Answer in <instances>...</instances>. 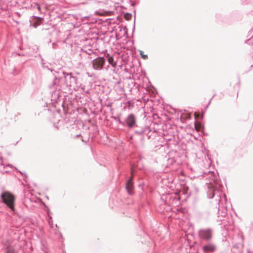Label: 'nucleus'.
I'll use <instances>...</instances> for the list:
<instances>
[{"label":"nucleus","instance_id":"obj_1","mask_svg":"<svg viewBox=\"0 0 253 253\" xmlns=\"http://www.w3.org/2000/svg\"><path fill=\"white\" fill-rule=\"evenodd\" d=\"M202 176L208 180V182H206L208 185L209 191L208 192V196L210 198H213L216 197L218 201L220 202L221 200V195L222 194V188L223 186L221 182L218 180L216 175L213 171L207 170V171H202ZM198 175V177L200 176Z\"/></svg>","mask_w":253,"mask_h":253},{"label":"nucleus","instance_id":"obj_7","mask_svg":"<svg viewBox=\"0 0 253 253\" xmlns=\"http://www.w3.org/2000/svg\"><path fill=\"white\" fill-rule=\"evenodd\" d=\"M137 122L136 116L133 113H129L123 118L122 126L126 127L129 129L134 127Z\"/></svg>","mask_w":253,"mask_h":253},{"label":"nucleus","instance_id":"obj_32","mask_svg":"<svg viewBox=\"0 0 253 253\" xmlns=\"http://www.w3.org/2000/svg\"><path fill=\"white\" fill-rule=\"evenodd\" d=\"M247 0H242V1H243V2H246L247 1Z\"/></svg>","mask_w":253,"mask_h":253},{"label":"nucleus","instance_id":"obj_10","mask_svg":"<svg viewBox=\"0 0 253 253\" xmlns=\"http://www.w3.org/2000/svg\"><path fill=\"white\" fill-rule=\"evenodd\" d=\"M125 188L129 195H134V186L133 182V177L132 176H130L127 179L126 183Z\"/></svg>","mask_w":253,"mask_h":253},{"label":"nucleus","instance_id":"obj_6","mask_svg":"<svg viewBox=\"0 0 253 253\" xmlns=\"http://www.w3.org/2000/svg\"><path fill=\"white\" fill-rule=\"evenodd\" d=\"M134 131V134L140 136L148 134L151 131L150 128L145 124H141L139 122L136 123L134 127L131 128Z\"/></svg>","mask_w":253,"mask_h":253},{"label":"nucleus","instance_id":"obj_34","mask_svg":"<svg viewBox=\"0 0 253 253\" xmlns=\"http://www.w3.org/2000/svg\"><path fill=\"white\" fill-rule=\"evenodd\" d=\"M82 140L83 142L86 143V141H85L83 139H82Z\"/></svg>","mask_w":253,"mask_h":253},{"label":"nucleus","instance_id":"obj_33","mask_svg":"<svg viewBox=\"0 0 253 253\" xmlns=\"http://www.w3.org/2000/svg\"><path fill=\"white\" fill-rule=\"evenodd\" d=\"M253 31V28L249 31V33H251Z\"/></svg>","mask_w":253,"mask_h":253},{"label":"nucleus","instance_id":"obj_13","mask_svg":"<svg viewBox=\"0 0 253 253\" xmlns=\"http://www.w3.org/2000/svg\"><path fill=\"white\" fill-rule=\"evenodd\" d=\"M53 31V27L42 29V35L46 37H50Z\"/></svg>","mask_w":253,"mask_h":253},{"label":"nucleus","instance_id":"obj_23","mask_svg":"<svg viewBox=\"0 0 253 253\" xmlns=\"http://www.w3.org/2000/svg\"><path fill=\"white\" fill-rule=\"evenodd\" d=\"M42 68H46V69H47L48 70H50V71L51 72H52V73H54V72L55 71H54L53 70H52V69H50V68H49L47 66H45V65H44V63H42Z\"/></svg>","mask_w":253,"mask_h":253},{"label":"nucleus","instance_id":"obj_25","mask_svg":"<svg viewBox=\"0 0 253 253\" xmlns=\"http://www.w3.org/2000/svg\"><path fill=\"white\" fill-rule=\"evenodd\" d=\"M214 95L211 97V98L210 100V101H209V103H208V105H207V106L206 107V108H207L209 107V105L210 104V103H211V100H212V98L214 97Z\"/></svg>","mask_w":253,"mask_h":253},{"label":"nucleus","instance_id":"obj_21","mask_svg":"<svg viewBox=\"0 0 253 253\" xmlns=\"http://www.w3.org/2000/svg\"><path fill=\"white\" fill-rule=\"evenodd\" d=\"M21 16V14L18 12H15L12 14V17L14 19H16L17 18L20 17Z\"/></svg>","mask_w":253,"mask_h":253},{"label":"nucleus","instance_id":"obj_8","mask_svg":"<svg viewBox=\"0 0 253 253\" xmlns=\"http://www.w3.org/2000/svg\"><path fill=\"white\" fill-rule=\"evenodd\" d=\"M213 229L211 228L201 229L198 231V235L201 240L209 241L212 237Z\"/></svg>","mask_w":253,"mask_h":253},{"label":"nucleus","instance_id":"obj_39","mask_svg":"<svg viewBox=\"0 0 253 253\" xmlns=\"http://www.w3.org/2000/svg\"><path fill=\"white\" fill-rule=\"evenodd\" d=\"M52 45H53V46H55V43H53Z\"/></svg>","mask_w":253,"mask_h":253},{"label":"nucleus","instance_id":"obj_5","mask_svg":"<svg viewBox=\"0 0 253 253\" xmlns=\"http://www.w3.org/2000/svg\"><path fill=\"white\" fill-rule=\"evenodd\" d=\"M213 199H215V201L216 202V205H218V214L221 216H225L227 214L226 204L227 201L225 194L222 193V194L221 195L220 202L218 201L216 196Z\"/></svg>","mask_w":253,"mask_h":253},{"label":"nucleus","instance_id":"obj_20","mask_svg":"<svg viewBox=\"0 0 253 253\" xmlns=\"http://www.w3.org/2000/svg\"><path fill=\"white\" fill-rule=\"evenodd\" d=\"M139 52L142 59L144 60H147L148 58V55L147 54H144L143 51L139 50Z\"/></svg>","mask_w":253,"mask_h":253},{"label":"nucleus","instance_id":"obj_16","mask_svg":"<svg viewBox=\"0 0 253 253\" xmlns=\"http://www.w3.org/2000/svg\"><path fill=\"white\" fill-rule=\"evenodd\" d=\"M5 167L3 164V162L1 157H0V172L1 173L7 172V170H4Z\"/></svg>","mask_w":253,"mask_h":253},{"label":"nucleus","instance_id":"obj_19","mask_svg":"<svg viewBox=\"0 0 253 253\" xmlns=\"http://www.w3.org/2000/svg\"><path fill=\"white\" fill-rule=\"evenodd\" d=\"M132 14L131 13L126 12L124 15V18L126 20H129L131 19Z\"/></svg>","mask_w":253,"mask_h":253},{"label":"nucleus","instance_id":"obj_27","mask_svg":"<svg viewBox=\"0 0 253 253\" xmlns=\"http://www.w3.org/2000/svg\"><path fill=\"white\" fill-rule=\"evenodd\" d=\"M80 87H81V89H82L84 92V91H85V86H82L81 85Z\"/></svg>","mask_w":253,"mask_h":253},{"label":"nucleus","instance_id":"obj_30","mask_svg":"<svg viewBox=\"0 0 253 253\" xmlns=\"http://www.w3.org/2000/svg\"><path fill=\"white\" fill-rule=\"evenodd\" d=\"M81 136V134H77V135H76L75 137H80V136Z\"/></svg>","mask_w":253,"mask_h":253},{"label":"nucleus","instance_id":"obj_36","mask_svg":"<svg viewBox=\"0 0 253 253\" xmlns=\"http://www.w3.org/2000/svg\"><path fill=\"white\" fill-rule=\"evenodd\" d=\"M87 18H88V17H87V16H85L84 17V19Z\"/></svg>","mask_w":253,"mask_h":253},{"label":"nucleus","instance_id":"obj_38","mask_svg":"<svg viewBox=\"0 0 253 253\" xmlns=\"http://www.w3.org/2000/svg\"><path fill=\"white\" fill-rule=\"evenodd\" d=\"M54 126H55V127L58 129V126H55V125L54 124Z\"/></svg>","mask_w":253,"mask_h":253},{"label":"nucleus","instance_id":"obj_43","mask_svg":"<svg viewBox=\"0 0 253 253\" xmlns=\"http://www.w3.org/2000/svg\"><path fill=\"white\" fill-rule=\"evenodd\" d=\"M56 227H58L57 224H56Z\"/></svg>","mask_w":253,"mask_h":253},{"label":"nucleus","instance_id":"obj_12","mask_svg":"<svg viewBox=\"0 0 253 253\" xmlns=\"http://www.w3.org/2000/svg\"><path fill=\"white\" fill-rule=\"evenodd\" d=\"M42 20L43 19L41 17L33 16L30 20V26L36 28L41 24Z\"/></svg>","mask_w":253,"mask_h":253},{"label":"nucleus","instance_id":"obj_2","mask_svg":"<svg viewBox=\"0 0 253 253\" xmlns=\"http://www.w3.org/2000/svg\"><path fill=\"white\" fill-rule=\"evenodd\" d=\"M54 76L52 84L49 86H52L56 90H61L64 92V90L68 89L67 86V73L63 71L58 72L54 71L53 73Z\"/></svg>","mask_w":253,"mask_h":253},{"label":"nucleus","instance_id":"obj_15","mask_svg":"<svg viewBox=\"0 0 253 253\" xmlns=\"http://www.w3.org/2000/svg\"><path fill=\"white\" fill-rule=\"evenodd\" d=\"M15 250L14 248L11 246H7L6 248L5 253H15Z\"/></svg>","mask_w":253,"mask_h":253},{"label":"nucleus","instance_id":"obj_35","mask_svg":"<svg viewBox=\"0 0 253 253\" xmlns=\"http://www.w3.org/2000/svg\"><path fill=\"white\" fill-rule=\"evenodd\" d=\"M60 237H61V238H63V236H62V235L61 234H60Z\"/></svg>","mask_w":253,"mask_h":253},{"label":"nucleus","instance_id":"obj_22","mask_svg":"<svg viewBox=\"0 0 253 253\" xmlns=\"http://www.w3.org/2000/svg\"><path fill=\"white\" fill-rule=\"evenodd\" d=\"M42 68H46V69H47L48 70H50V71L51 72H52V73H54V72L55 71H54L53 70H52V69H50V68H49L47 66H45V65H44V63H42Z\"/></svg>","mask_w":253,"mask_h":253},{"label":"nucleus","instance_id":"obj_42","mask_svg":"<svg viewBox=\"0 0 253 253\" xmlns=\"http://www.w3.org/2000/svg\"><path fill=\"white\" fill-rule=\"evenodd\" d=\"M48 223H49V224H50V221L49 220H48Z\"/></svg>","mask_w":253,"mask_h":253},{"label":"nucleus","instance_id":"obj_11","mask_svg":"<svg viewBox=\"0 0 253 253\" xmlns=\"http://www.w3.org/2000/svg\"><path fill=\"white\" fill-rule=\"evenodd\" d=\"M202 250L205 253H213L216 250V246L212 243H208L202 247Z\"/></svg>","mask_w":253,"mask_h":253},{"label":"nucleus","instance_id":"obj_28","mask_svg":"<svg viewBox=\"0 0 253 253\" xmlns=\"http://www.w3.org/2000/svg\"><path fill=\"white\" fill-rule=\"evenodd\" d=\"M20 172L22 174H23L24 175L25 178H27V174L25 173H23V172H21V171H20Z\"/></svg>","mask_w":253,"mask_h":253},{"label":"nucleus","instance_id":"obj_14","mask_svg":"<svg viewBox=\"0 0 253 253\" xmlns=\"http://www.w3.org/2000/svg\"><path fill=\"white\" fill-rule=\"evenodd\" d=\"M243 245L241 243H236L233 245V247L232 250L233 252H239V253H241L240 251L243 248Z\"/></svg>","mask_w":253,"mask_h":253},{"label":"nucleus","instance_id":"obj_45","mask_svg":"<svg viewBox=\"0 0 253 253\" xmlns=\"http://www.w3.org/2000/svg\"><path fill=\"white\" fill-rule=\"evenodd\" d=\"M51 219H52V217H50V219L51 220Z\"/></svg>","mask_w":253,"mask_h":253},{"label":"nucleus","instance_id":"obj_44","mask_svg":"<svg viewBox=\"0 0 253 253\" xmlns=\"http://www.w3.org/2000/svg\"><path fill=\"white\" fill-rule=\"evenodd\" d=\"M248 41H249V40H247V41H246L245 42H248Z\"/></svg>","mask_w":253,"mask_h":253},{"label":"nucleus","instance_id":"obj_46","mask_svg":"<svg viewBox=\"0 0 253 253\" xmlns=\"http://www.w3.org/2000/svg\"><path fill=\"white\" fill-rule=\"evenodd\" d=\"M253 65H251V67H253Z\"/></svg>","mask_w":253,"mask_h":253},{"label":"nucleus","instance_id":"obj_37","mask_svg":"<svg viewBox=\"0 0 253 253\" xmlns=\"http://www.w3.org/2000/svg\"><path fill=\"white\" fill-rule=\"evenodd\" d=\"M108 67H109V65H107V68H106V67H105V68L106 69H108Z\"/></svg>","mask_w":253,"mask_h":253},{"label":"nucleus","instance_id":"obj_3","mask_svg":"<svg viewBox=\"0 0 253 253\" xmlns=\"http://www.w3.org/2000/svg\"><path fill=\"white\" fill-rule=\"evenodd\" d=\"M1 203L7 209H9L12 214L16 213L15 209L16 197L15 195L8 191H4L0 195Z\"/></svg>","mask_w":253,"mask_h":253},{"label":"nucleus","instance_id":"obj_17","mask_svg":"<svg viewBox=\"0 0 253 253\" xmlns=\"http://www.w3.org/2000/svg\"><path fill=\"white\" fill-rule=\"evenodd\" d=\"M112 118L115 121H116L118 123V124L121 126L123 125V118H120V117L118 116H113L112 117Z\"/></svg>","mask_w":253,"mask_h":253},{"label":"nucleus","instance_id":"obj_4","mask_svg":"<svg viewBox=\"0 0 253 253\" xmlns=\"http://www.w3.org/2000/svg\"><path fill=\"white\" fill-rule=\"evenodd\" d=\"M82 85L78 77L73 73H67L68 89L78 90Z\"/></svg>","mask_w":253,"mask_h":253},{"label":"nucleus","instance_id":"obj_18","mask_svg":"<svg viewBox=\"0 0 253 253\" xmlns=\"http://www.w3.org/2000/svg\"><path fill=\"white\" fill-rule=\"evenodd\" d=\"M108 62L111 64L113 67H115L116 63L114 62V58L113 56H110L107 59Z\"/></svg>","mask_w":253,"mask_h":253},{"label":"nucleus","instance_id":"obj_41","mask_svg":"<svg viewBox=\"0 0 253 253\" xmlns=\"http://www.w3.org/2000/svg\"><path fill=\"white\" fill-rule=\"evenodd\" d=\"M207 157L209 159V155L207 154Z\"/></svg>","mask_w":253,"mask_h":253},{"label":"nucleus","instance_id":"obj_9","mask_svg":"<svg viewBox=\"0 0 253 253\" xmlns=\"http://www.w3.org/2000/svg\"><path fill=\"white\" fill-rule=\"evenodd\" d=\"M106 62V59L104 57H98L94 59L92 61V67L94 69L100 70L104 67Z\"/></svg>","mask_w":253,"mask_h":253},{"label":"nucleus","instance_id":"obj_24","mask_svg":"<svg viewBox=\"0 0 253 253\" xmlns=\"http://www.w3.org/2000/svg\"><path fill=\"white\" fill-rule=\"evenodd\" d=\"M131 6H134V3L131 0H126Z\"/></svg>","mask_w":253,"mask_h":253},{"label":"nucleus","instance_id":"obj_26","mask_svg":"<svg viewBox=\"0 0 253 253\" xmlns=\"http://www.w3.org/2000/svg\"><path fill=\"white\" fill-rule=\"evenodd\" d=\"M92 53H93V51L91 49H88V51L87 52V54H91Z\"/></svg>","mask_w":253,"mask_h":253},{"label":"nucleus","instance_id":"obj_29","mask_svg":"<svg viewBox=\"0 0 253 253\" xmlns=\"http://www.w3.org/2000/svg\"><path fill=\"white\" fill-rule=\"evenodd\" d=\"M84 92H85V93H87V94H89V93H90V92H89V90H85V91H84Z\"/></svg>","mask_w":253,"mask_h":253},{"label":"nucleus","instance_id":"obj_40","mask_svg":"<svg viewBox=\"0 0 253 253\" xmlns=\"http://www.w3.org/2000/svg\"><path fill=\"white\" fill-rule=\"evenodd\" d=\"M196 191H198V189L197 188H195Z\"/></svg>","mask_w":253,"mask_h":253},{"label":"nucleus","instance_id":"obj_47","mask_svg":"<svg viewBox=\"0 0 253 253\" xmlns=\"http://www.w3.org/2000/svg\"><path fill=\"white\" fill-rule=\"evenodd\" d=\"M252 37H253V35L252 36Z\"/></svg>","mask_w":253,"mask_h":253},{"label":"nucleus","instance_id":"obj_31","mask_svg":"<svg viewBox=\"0 0 253 253\" xmlns=\"http://www.w3.org/2000/svg\"><path fill=\"white\" fill-rule=\"evenodd\" d=\"M14 21L17 23L18 24L19 23V21H18L17 20L14 19Z\"/></svg>","mask_w":253,"mask_h":253}]
</instances>
